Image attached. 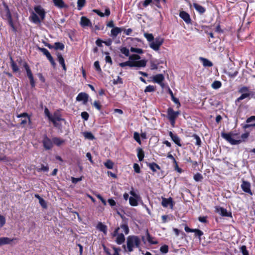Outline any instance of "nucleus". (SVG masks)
<instances>
[{
    "label": "nucleus",
    "mask_w": 255,
    "mask_h": 255,
    "mask_svg": "<svg viewBox=\"0 0 255 255\" xmlns=\"http://www.w3.org/2000/svg\"><path fill=\"white\" fill-rule=\"evenodd\" d=\"M42 143L44 148L46 150L51 149L53 147V141L52 139L49 138L46 135H45Z\"/></svg>",
    "instance_id": "obj_10"
},
{
    "label": "nucleus",
    "mask_w": 255,
    "mask_h": 255,
    "mask_svg": "<svg viewBox=\"0 0 255 255\" xmlns=\"http://www.w3.org/2000/svg\"><path fill=\"white\" fill-rule=\"evenodd\" d=\"M65 45L63 43L59 42H57L54 43V49L57 50H63L64 49Z\"/></svg>",
    "instance_id": "obj_31"
},
{
    "label": "nucleus",
    "mask_w": 255,
    "mask_h": 255,
    "mask_svg": "<svg viewBox=\"0 0 255 255\" xmlns=\"http://www.w3.org/2000/svg\"><path fill=\"white\" fill-rule=\"evenodd\" d=\"M140 57L138 54H133L129 56V60L120 64H146L147 61L145 59L140 60Z\"/></svg>",
    "instance_id": "obj_4"
},
{
    "label": "nucleus",
    "mask_w": 255,
    "mask_h": 255,
    "mask_svg": "<svg viewBox=\"0 0 255 255\" xmlns=\"http://www.w3.org/2000/svg\"><path fill=\"white\" fill-rule=\"evenodd\" d=\"M215 211L222 216L232 217L231 212H228L227 210L224 208L219 206H216L215 207Z\"/></svg>",
    "instance_id": "obj_13"
},
{
    "label": "nucleus",
    "mask_w": 255,
    "mask_h": 255,
    "mask_svg": "<svg viewBox=\"0 0 255 255\" xmlns=\"http://www.w3.org/2000/svg\"><path fill=\"white\" fill-rule=\"evenodd\" d=\"M160 251L163 254H166L168 252V247L167 245H164L160 247Z\"/></svg>",
    "instance_id": "obj_52"
},
{
    "label": "nucleus",
    "mask_w": 255,
    "mask_h": 255,
    "mask_svg": "<svg viewBox=\"0 0 255 255\" xmlns=\"http://www.w3.org/2000/svg\"><path fill=\"white\" fill-rule=\"evenodd\" d=\"M16 239H10L7 237L0 238V247L4 245L10 244L13 240Z\"/></svg>",
    "instance_id": "obj_23"
},
{
    "label": "nucleus",
    "mask_w": 255,
    "mask_h": 255,
    "mask_svg": "<svg viewBox=\"0 0 255 255\" xmlns=\"http://www.w3.org/2000/svg\"><path fill=\"white\" fill-rule=\"evenodd\" d=\"M144 36L146 38L147 40L150 42L154 40V37L152 34L144 33Z\"/></svg>",
    "instance_id": "obj_41"
},
{
    "label": "nucleus",
    "mask_w": 255,
    "mask_h": 255,
    "mask_svg": "<svg viewBox=\"0 0 255 255\" xmlns=\"http://www.w3.org/2000/svg\"><path fill=\"white\" fill-rule=\"evenodd\" d=\"M130 51L131 52L136 53L137 54H142L143 53V50L141 48L131 47L130 49Z\"/></svg>",
    "instance_id": "obj_43"
},
{
    "label": "nucleus",
    "mask_w": 255,
    "mask_h": 255,
    "mask_svg": "<svg viewBox=\"0 0 255 255\" xmlns=\"http://www.w3.org/2000/svg\"><path fill=\"white\" fill-rule=\"evenodd\" d=\"M251 98H255V93H242L240 97H239L236 101V102H240L246 98L250 99Z\"/></svg>",
    "instance_id": "obj_17"
},
{
    "label": "nucleus",
    "mask_w": 255,
    "mask_h": 255,
    "mask_svg": "<svg viewBox=\"0 0 255 255\" xmlns=\"http://www.w3.org/2000/svg\"><path fill=\"white\" fill-rule=\"evenodd\" d=\"M146 234H147V241L148 242L151 244H153V245H156L158 243V242L156 241H153V238L149 234V233L148 232V231L146 232Z\"/></svg>",
    "instance_id": "obj_37"
},
{
    "label": "nucleus",
    "mask_w": 255,
    "mask_h": 255,
    "mask_svg": "<svg viewBox=\"0 0 255 255\" xmlns=\"http://www.w3.org/2000/svg\"><path fill=\"white\" fill-rule=\"evenodd\" d=\"M155 91V88L153 86L149 85L147 86L144 89V92L145 93L152 92Z\"/></svg>",
    "instance_id": "obj_47"
},
{
    "label": "nucleus",
    "mask_w": 255,
    "mask_h": 255,
    "mask_svg": "<svg viewBox=\"0 0 255 255\" xmlns=\"http://www.w3.org/2000/svg\"><path fill=\"white\" fill-rule=\"evenodd\" d=\"M133 169L134 171L137 173H139L140 172V169L139 166L137 163H134L133 164Z\"/></svg>",
    "instance_id": "obj_56"
},
{
    "label": "nucleus",
    "mask_w": 255,
    "mask_h": 255,
    "mask_svg": "<svg viewBox=\"0 0 255 255\" xmlns=\"http://www.w3.org/2000/svg\"><path fill=\"white\" fill-rule=\"evenodd\" d=\"M52 1L54 5L59 8L67 7V5L64 3L63 0H52Z\"/></svg>",
    "instance_id": "obj_26"
},
{
    "label": "nucleus",
    "mask_w": 255,
    "mask_h": 255,
    "mask_svg": "<svg viewBox=\"0 0 255 255\" xmlns=\"http://www.w3.org/2000/svg\"><path fill=\"white\" fill-rule=\"evenodd\" d=\"M199 59H200V61L203 63V64H212V63L211 62H210L208 59H207L205 58L200 57L199 58Z\"/></svg>",
    "instance_id": "obj_58"
},
{
    "label": "nucleus",
    "mask_w": 255,
    "mask_h": 255,
    "mask_svg": "<svg viewBox=\"0 0 255 255\" xmlns=\"http://www.w3.org/2000/svg\"><path fill=\"white\" fill-rule=\"evenodd\" d=\"M129 202L130 205L132 206H135L137 205V200L133 197H130L129 198Z\"/></svg>",
    "instance_id": "obj_48"
},
{
    "label": "nucleus",
    "mask_w": 255,
    "mask_h": 255,
    "mask_svg": "<svg viewBox=\"0 0 255 255\" xmlns=\"http://www.w3.org/2000/svg\"><path fill=\"white\" fill-rule=\"evenodd\" d=\"M221 85L222 84L221 82L219 81H215L212 83V87L213 89H217L220 88Z\"/></svg>",
    "instance_id": "obj_45"
},
{
    "label": "nucleus",
    "mask_w": 255,
    "mask_h": 255,
    "mask_svg": "<svg viewBox=\"0 0 255 255\" xmlns=\"http://www.w3.org/2000/svg\"><path fill=\"white\" fill-rule=\"evenodd\" d=\"M56 54L57 55V60L59 64H65L64 59L62 54L58 52H56Z\"/></svg>",
    "instance_id": "obj_38"
},
{
    "label": "nucleus",
    "mask_w": 255,
    "mask_h": 255,
    "mask_svg": "<svg viewBox=\"0 0 255 255\" xmlns=\"http://www.w3.org/2000/svg\"><path fill=\"white\" fill-rule=\"evenodd\" d=\"M108 202L110 205L112 207L115 206L116 204L115 201L112 198L109 199Z\"/></svg>",
    "instance_id": "obj_63"
},
{
    "label": "nucleus",
    "mask_w": 255,
    "mask_h": 255,
    "mask_svg": "<svg viewBox=\"0 0 255 255\" xmlns=\"http://www.w3.org/2000/svg\"><path fill=\"white\" fill-rule=\"evenodd\" d=\"M40 50L45 55H46V56L50 54V52L48 51V50L45 48H40Z\"/></svg>",
    "instance_id": "obj_64"
},
{
    "label": "nucleus",
    "mask_w": 255,
    "mask_h": 255,
    "mask_svg": "<svg viewBox=\"0 0 255 255\" xmlns=\"http://www.w3.org/2000/svg\"><path fill=\"white\" fill-rule=\"evenodd\" d=\"M30 20L34 23H40L41 22V18L38 16V15L32 12L29 17Z\"/></svg>",
    "instance_id": "obj_25"
},
{
    "label": "nucleus",
    "mask_w": 255,
    "mask_h": 255,
    "mask_svg": "<svg viewBox=\"0 0 255 255\" xmlns=\"http://www.w3.org/2000/svg\"><path fill=\"white\" fill-rule=\"evenodd\" d=\"M120 228H117L114 232L112 233L113 237H117L116 242L118 245H121L124 243L125 241V237L123 233H120L119 232Z\"/></svg>",
    "instance_id": "obj_5"
},
{
    "label": "nucleus",
    "mask_w": 255,
    "mask_h": 255,
    "mask_svg": "<svg viewBox=\"0 0 255 255\" xmlns=\"http://www.w3.org/2000/svg\"><path fill=\"white\" fill-rule=\"evenodd\" d=\"M193 233H195V236H198L200 239V237L203 235V232L199 229H194Z\"/></svg>",
    "instance_id": "obj_50"
},
{
    "label": "nucleus",
    "mask_w": 255,
    "mask_h": 255,
    "mask_svg": "<svg viewBox=\"0 0 255 255\" xmlns=\"http://www.w3.org/2000/svg\"><path fill=\"white\" fill-rule=\"evenodd\" d=\"M120 230L122 229V233L124 232L126 235H128L129 233V228L128 225L126 223L121 225Z\"/></svg>",
    "instance_id": "obj_30"
},
{
    "label": "nucleus",
    "mask_w": 255,
    "mask_h": 255,
    "mask_svg": "<svg viewBox=\"0 0 255 255\" xmlns=\"http://www.w3.org/2000/svg\"><path fill=\"white\" fill-rule=\"evenodd\" d=\"M169 135L171 137L173 141L178 145L179 146H181V144L180 143V139L178 136L176 134H174L172 133V131L169 132Z\"/></svg>",
    "instance_id": "obj_21"
},
{
    "label": "nucleus",
    "mask_w": 255,
    "mask_h": 255,
    "mask_svg": "<svg viewBox=\"0 0 255 255\" xmlns=\"http://www.w3.org/2000/svg\"><path fill=\"white\" fill-rule=\"evenodd\" d=\"M192 137L194 138V139L196 141L195 144L196 145H198V146H200L201 145V141L200 137L198 135H197L196 134H194L192 135Z\"/></svg>",
    "instance_id": "obj_39"
},
{
    "label": "nucleus",
    "mask_w": 255,
    "mask_h": 255,
    "mask_svg": "<svg viewBox=\"0 0 255 255\" xmlns=\"http://www.w3.org/2000/svg\"><path fill=\"white\" fill-rule=\"evenodd\" d=\"M239 92L240 93H250V91H249V89L248 87H246V86H244V87H241L239 90Z\"/></svg>",
    "instance_id": "obj_51"
},
{
    "label": "nucleus",
    "mask_w": 255,
    "mask_h": 255,
    "mask_svg": "<svg viewBox=\"0 0 255 255\" xmlns=\"http://www.w3.org/2000/svg\"><path fill=\"white\" fill-rule=\"evenodd\" d=\"M193 6L196 11L200 14H203L206 11V8L204 7L197 3H193Z\"/></svg>",
    "instance_id": "obj_27"
},
{
    "label": "nucleus",
    "mask_w": 255,
    "mask_h": 255,
    "mask_svg": "<svg viewBox=\"0 0 255 255\" xmlns=\"http://www.w3.org/2000/svg\"><path fill=\"white\" fill-rule=\"evenodd\" d=\"M161 204L164 207H167L168 206H170L171 208H172V199L171 197L168 199L163 198L162 200Z\"/></svg>",
    "instance_id": "obj_22"
},
{
    "label": "nucleus",
    "mask_w": 255,
    "mask_h": 255,
    "mask_svg": "<svg viewBox=\"0 0 255 255\" xmlns=\"http://www.w3.org/2000/svg\"><path fill=\"white\" fill-rule=\"evenodd\" d=\"M86 2L85 0H78L77 1V7L78 10H81L82 8L84 6Z\"/></svg>",
    "instance_id": "obj_46"
},
{
    "label": "nucleus",
    "mask_w": 255,
    "mask_h": 255,
    "mask_svg": "<svg viewBox=\"0 0 255 255\" xmlns=\"http://www.w3.org/2000/svg\"><path fill=\"white\" fill-rule=\"evenodd\" d=\"M180 114L179 112H175L171 108L167 110L168 118L170 122L171 125L173 127L175 123V120Z\"/></svg>",
    "instance_id": "obj_6"
},
{
    "label": "nucleus",
    "mask_w": 255,
    "mask_h": 255,
    "mask_svg": "<svg viewBox=\"0 0 255 255\" xmlns=\"http://www.w3.org/2000/svg\"><path fill=\"white\" fill-rule=\"evenodd\" d=\"M121 52L124 54L127 57H129V50L127 47H122L120 49Z\"/></svg>",
    "instance_id": "obj_40"
},
{
    "label": "nucleus",
    "mask_w": 255,
    "mask_h": 255,
    "mask_svg": "<svg viewBox=\"0 0 255 255\" xmlns=\"http://www.w3.org/2000/svg\"><path fill=\"white\" fill-rule=\"evenodd\" d=\"M240 251L242 253L243 255H249V252L247 250V247L246 246H242L240 248Z\"/></svg>",
    "instance_id": "obj_49"
},
{
    "label": "nucleus",
    "mask_w": 255,
    "mask_h": 255,
    "mask_svg": "<svg viewBox=\"0 0 255 255\" xmlns=\"http://www.w3.org/2000/svg\"><path fill=\"white\" fill-rule=\"evenodd\" d=\"M49 170V167L48 166H45L44 165H41V168H37V171L38 172H40V171H45V172H47Z\"/></svg>",
    "instance_id": "obj_53"
},
{
    "label": "nucleus",
    "mask_w": 255,
    "mask_h": 255,
    "mask_svg": "<svg viewBox=\"0 0 255 255\" xmlns=\"http://www.w3.org/2000/svg\"><path fill=\"white\" fill-rule=\"evenodd\" d=\"M81 117L85 121H87V120H88L89 116L87 112H83L81 113Z\"/></svg>",
    "instance_id": "obj_57"
},
{
    "label": "nucleus",
    "mask_w": 255,
    "mask_h": 255,
    "mask_svg": "<svg viewBox=\"0 0 255 255\" xmlns=\"http://www.w3.org/2000/svg\"><path fill=\"white\" fill-rule=\"evenodd\" d=\"M97 197L101 201V202H102V203L104 204V205H106L107 204V203H106V200L102 197V196L101 195H100V194H98L96 195Z\"/></svg>",
    "instance_id": "obj_61"
},
{
    "label": "nucleus",
    "mask_w": 255,
    "mask_h": 255,
    "mask_svg": "<svg viewBox=\"0 0 255 255\" xmlns=\"http://www.w3.org/2000/svg\"><path fill=\"white\" fill-rule=\"evenodd\" d=\"M164 80V77L162 74L155 75L152 77L153 82L159 84L162 87H164V84L162 83Z\"/></svg>",
    "instance_id": "obj_14"
},
{
    "label": "nucleus",
    "mask_w": 255,
    "mask_h": 255,
    "mask_svg": "<svg viewBox=\"0 0 255 255\" xmlns=\"http://www.w3.org/2000/svg\"><path fill=\"white\" fill-rule=\"evenodd\" d=\"M179 15L186 24H189L192 23V19L190 16L187 12L183 10L180 11Z\"/></svg>",
    "instance_id": "obj_9"
},
{
    "label": "nucleus",
    "mask_w": 255,
    "mask_h": 255,
    "mask_svg": "<svg viewBox=\"0 0 255 255\" xmlns=\"http://www.w3.org/2000/svg\"><path fill=\"white\" fill-rule=\"evenodd\" d=\"M148 166L150 168V169L152 170V171L153 172L156 171V168L158 169H160V166L158 164L154 162L149 163Z\"/></svg>",
    "instance_id": "obj_35"
},
{
    "label": "nucleus",
    "mask_w": 255,
    "mask_h": 255,
    "mask_svg": "<svg viewBox=\"0 0 255 255\" xmlns=\"http://www.w3.org/2000/svg\"><path fill=\"white\" fill-rule=\"evenodd\" d=\"M97 227L100 231L103 232L105 235L107 234V227L106 225L100 222L98 224Z\"/></svg>",
    "instance_id": "obj_28"
},
{
    "label": "nucleus",
    "mask_w": 255,
    "mask_h": 255,
    "mask_svg": "<svg viewBox=\"0 0 255 255\" xmlns=\"http://www.w3.org/2000/svg\"><path fill=\"white\" fill-rule=\"evenodd\" d=\"M2 4L4 8L3 10L1 11V16L2 18L4 19H6L9 25L13 29H15L12 18L11 13L9 8L8 5L4 1L2 2Z\"/></svg>",
    "instance_id": "obj_3"
},
{
    "label": "nucleus",
    "mask_w": 255,
    "mask_h": 255,
    "mask_svg": "<svg viewBox=\"0 0 255 255\" xmlns=\"http://www.w3.org/2000/svg\"><path fill=\"white\" fill-rule=\"evenodd\" d=\"M222 136L230 142L232 145H237L241 143L242 142L244 141L249 136V133L248 132L244 133L241 135V138L239 139H235L232 137L231 133H222L221 134Z\"/></svg>",
    "instance_id": "obj_1"
},
{
    "label": "nucleus",
    "mask_w": 255,
    "mask_h": 255,
    "mask_svg": "<svg viewBox=\"0 0 255 255\" xmlns=\"http://www.w3.org/2000/svg\"><path fill=\"white\" fill-rule=\"evenodd\" d=\"M77 101H83V103L85 104L88 100V95L85 93H79L76 97Z\"/></svg>",
    "instance_id": "obj_18"
},
{
    "label": "nucleus",
    "mask_w": 255,
    "mask_h": 255,
    "mask_svg": "<svg viewBox=\"0 0 255 255\" xmlns=\"http://www.w3.org/2000/svg\"><path fill=\"white\" fill-rule=\"evenodd\" d=\"M83 134L86 139L93 140L95 138L94 135L91 132L85 131L83 132Z\"/></svg>",
    "instance_id": "obj_32"
},
{
    "label": "nucleus",
    "mask_w": 255,
    "mask_h": 255,
    "mask_svg": "<svg viewBox=\"0 0 255 255\" xmlns=\"http://www.w3.org/2000/svg\"><path fill=\"white\" fill-rule=\"evenodd\" d=\"M239 66L236 65H230L228 74L230 76L235 77L238 73Z\"/></svg>",
    "instance_id": "obj_12"
},
{
    "label": "nucleus",
    "mask_w": 255,
    "mask_h": 255,
    "mask_svg": "<svg viewBox=\"0 0 255 255\" xmlns=\"http://www.w3.org/2000/svg\"><path fill=\"white\" fill-rule=\"evenodd\" d=\"M80 24L82 27L92 26V22L89 19L85 16H82L81 18Z\"/></svg>",
    "instance_id": "obj_20"
},
{
    "label": "nucleus",
    "mask_w": 255,
    "mask_h": 255,
    "mask_svg": "<svg viewBox=\"0 0 255 255\" xmlns=\"http://www.w3.org/2000/svg\"><path fill=\"white\" fill-rule=\"evenodd\" d=\"M193 178L196 181L199 182L203 180V177L201 174L197 173L194 175Z\"/></svg>",
    "instance_id": "obj_42"
},
{
    "label": "nucleus",
    "mask_w": 255,
    "mask_h": 255,
    "mask_svg": "<svg viewBox=\"0 0 255 255\" xmlns=\"http://www.w3.org/2000/svg\"><path fill=\"white\" fill-rule=\"evenodd\" d=\"M123 30V28L115 27L111 31V36L116 37Z\"/></svg>",
    "instance_id": "obj_24"
},
{
    "label": "nucleus",
    "mask_w": 255,
    "mask_h": 255,
    "mask_svg": "<svg viewBox=\"0 0 255 255\" xmlns=\"http://www.w3.org/2000/svg\"><path fill=\"white\" fill-rule=\"evenodd\" d=\"M5 224V218L4 216L0 215V228L2 227Z\"/></svg>",
    "instance_id": "obj_55"
},
{
    "label": "nucleus",
    "mask_w": 255,
    "mask_h": 255,
    "mask_svg": "<svg viewBox=\"0 0 255 255\" xmlns=\"http://www.w3.org/2000/svg\"><path fill=\"white\" fill-rule=\"evenodd\" d=\"M241 187L245 192L249 194L250 195H253V193L251 189V184L249 182L243 180Z\"/></svg>",
    "instance_id": "obj_11"
},
{
    "label": "nucleus",
    "mask_w": 255,
    "mask_h": 255,
    "mask_svg": "<svg viewBox=\"0 0 255 255\" xmlns=\"http://www.w3.org/2000/svg\"><path fill=\"white\" fill-rule=\"evenodd\" d=\"M140 244V239L136 236H129L127 238V245L128 252H131L134 248H139Z\"/></svg>",
    "instance_id": "obj_2"
},
{
    "label": "nucleus",
    "mask_w": 255,
    "mask_h": 255,
    "mask_svg": "<svg viewBox=\"0 0 255 255\" xmlns=\"http://www.w3.org/2000/svg\"><path fill=\"white\" fill-rule=\"evenodd\" d=\"M137 157L139 161H141L144 157V153L143 150L141 148H138L137 149Z\"/></svg>",
    "instance_id": "obj_33"
},
{
    "label": "nucleus",
    "mask_w": 255,
    "mask_h": 255,
    "mask_svg": "<svg viewBox=\"0 0 255 255\" xmlns=\"http://www.w3.org/2000/svg\"><path fill=\"white\" fill-rule=\"evenodd\" d=\"M18 118H22L21 121L20 123L21 125H24L28 122L30 123V118L29 116L28 115L27 113H23L21 114H19L17 116Z\"/></svg>",
    "instance_id": "obj_16"
},
{
    "label": "nucleus",
    "mask_w": 255,
    "mask_h": 255,
    "mask_svg": "<svg viewBox=\"0 0 255 255\" xmlns=\"http://www.w3.org/2000/svg\"><path fill=\"white\" fill-rule=\"evenodd\" d=\"M52 141L53 143L56 145L57 146H60V145L64 143L65 140L59 137H55L52 138Z\"/></svg>",
    "instance_id": "obj_29"
},
{
    "label": "nucleus",
    "mask_w": 255,
    "mask_h": 255,
    "mask_svg": "<svg viewBox=\"0 0 255 255\" xmlns=\"http://www.w3.org/2000/svg\"><path fill=\"white\" fill-rule=\"evenodd\" d=\"M93 106L98 110H101V106L98 102L95 101L93 103Z\"/></svg>",
    "instance_id": "obj_62"
},
{
    "label": "nucleus",
    "mask_w": 255,
    "mask_h": 255,
    "mask_svg": "<svg viewBox=\"0 0 255 255\" xmlns=\"http://www.w3.org/2000/svg\"><path fill=\"white\" fill-rule=\"evenodd\" d=\"M168 93L169 94H170V95L171 96V99H172V100L175 103V104H178L179 106H180V102L179 101V100L175 98L174 96V95H173V93L172 92V91L170 89H169L168 90Z\"/></svg>",
    "instance_id": "obj_36"
},
{
    "label": "nucleus",
    "mask_w": 255,
    "mask_h": 255,
    "mask_svg": "<svg viewBox=\"0 0 255 255\" xmlns=\"http://www.w3.org/2000/svg\"><path fill=\"white\" fill-rule=\"evenodd\" d=\"M163 39L161 37H156L150 44V47L154 50L157 51L159 49L160 46L163 43Z\"/></svg>",
    "instance_id": "obj_7"
},
{
    "label": "nucleus",
    "mask_w": 255,
    "mask_h": 255,
    "mask_svg": "<svg viewBox=\"0 0 255 255\" xmlns=\"http://www.w3.org/2000/svg\"><path fill=\"white\" fill-rule=\"evenodd\" d=\"M104 165L108 169H113L114 163L111 160H108L106 162L104 163Z\"/></svg>",
    "instance_id": "obj_44"
},
{
    "label": "nucleus",
    "mask_w": 255,
    "mask_h": 255,
    "mask_svg": "<svg viewBox=\"0 0 255 255\" xmlns=\"http://www.w3.org/2000/svg\"><path fill=\"white\" fill-rule=\"evenodd\" d=\"M39 204L43 208H47V204L45 200L42 198L39 201Z\"/></svg>",
    "instance_id": "obj_59"
},
{
    "label": "nucleus",
    "mask_w": 255,
    "mask_h": 255,
    "mask_svg": "<svg viewBox=\"0 0 255 255\" xmlns=\"http://www.w3.org/2000/svg\"><path fill=\"white\" fill-rule=\"evenodd\" d=\"M24 68L26 71V74L30 81V84L32 88L35 86V81L32 72L28 66V65H24Z\"/></svg>",
    "instance_id": "obj_8"
},
{
    "label": "nucleus",
    "mask_w": 255,
    "mask_h": 255,
    "mask_svg": "<svg viewBox=\"0 0 255 255\" xmlns=\"http://www.w3.org/2000/svg\"><path fill=\"white\" fill-rule=\"evenodd\" d=\"M53 123H55V122L60 121L63 119L58 114H54L53 116H51L49 119Z\"/></svg>",
    "instance_id": "obj_34"
},
{
    "label": "nucleus",
    "mask_w": 255,
    "mask_h": 255,
    "mask_svg": "<svg viewBox=\"0 0 255 255\" xmlns=\"http://www.w3.org/2000/svg\"><path fill=\"white\" fill-rule=\"evenodd\" d=\"M93 11L94 13L98 14L100 17H104L105 16H108L110 15V13H111L110 9L109 7H107L105 9L104 13H103L102 12H101L100 10L97 9H94L93 10Z\"/></svg>",
    "instance_id": "obj_19"
},
{
    "label": "nucleus",
    "mask_w": 255,
    "mask_h": 255,
    "mask_svg": "<svg viewBox=\"0 0 255 255\" xmlns=\"http://www.w3.org/2000/svg\"><path fill=\"white\" fill-rule=\"evenodd\" d=\"M35 12L39 15L41 20H43L45 17L46 12L44 9L40 6L37 5L34 7Z\"/></svg>",
    "instance_id": "obj_15"
},
{
    "label": "nucleus",
    "mask_w": 255,
    "mask_h": 255,
    "mask_svg": "<svg viewBox=\"0 0 255 255\" xmlns=\"http://www.w3.org/2000/svg\"><path fill=\"white\" fill-rule=\"evenodd\" d=\"M82 179V177H81L80 178H75V177H72L71 180L73 183L76 184L79 181H81Z\"/></svg>",
    "instance_id": "obj_60"
},
{
    "label": "nucleus",
    "mask_w": 255,
    "mask_h": 255,
    "mask_svg": "<svg viewBox=\"0 0 255 255\" xmlns=\"http://www.w3.org/2000/svg\"><path fill=\"white\" fill-rule=\"evenodd\" d=\"M133 138L138 143H141V141L138 133L135 132L133 134Z\"/></svg>",
    "instance_id": "obj_54"
}]
</instances>
